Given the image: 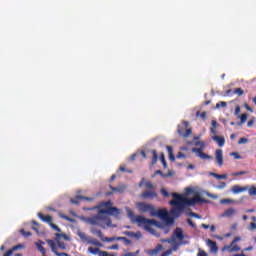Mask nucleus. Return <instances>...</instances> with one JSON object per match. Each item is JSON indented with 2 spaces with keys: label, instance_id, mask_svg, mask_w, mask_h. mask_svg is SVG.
<instances>
[{
  "label": "nucleus",
  "instance_id": "nucleus-1",
  "mask_svg": "<svg viewBox=\"0 0 256 256\" xmlns=\"http://www.w3.org/2000/svg\"><path fill=\"white\" fill-rule=\"evenodd\" d=\"M172 197L173 199L169 203L172 207H175L171 210V215H174V217H179V215H181V211L185 209V205L188 207H195L197 203H207V200L201 198L200 193H195L193 198H187L181 194L173 192Z\"/></svg>",
  "mask_w": 256,
  "mask_h": 256
},
{
  "label": "nucleus",
  "instance_id": "nucleus-2",
  "mask_svg": "<svg viewBox=\"0 0 256 256\" xmlns=\"http://www.w3.org/2000/svg\"><path fill=\"white\" fill-rule=\"evenodd\" d=\"M111 201H107L101 204V207H105V209H101L98 211V215L90 218L91 225H101V221H104L108 227H111V219L107 215H119L120 210L117 207H111Z\"/></svg>",
  "mask_w": 256,
  "mask_h": 256
},
{
  "label": "nucleus",
  "instance_id": "nucleus-3",
  "mask_svg": "<svg viewBox=\"0 0 256 256\" xmlns=\"http://www.w3.org/2000/svg\"><path fill=\"white\" fill-rule=\"evenodd\" d=\"M135 221L137 222L138 227H144L145 231H148V233L155 235V229L151 228V226L158 225L156 220L147 219L145 218V216L138 215L136 216Z\"/></svg>",
  "mask_w": 256,
  "mask_h": 256
},
{
  "label": "nucleus",
  "instance_id": "nucleus-4",
  "mask_svg": "<svg viewBox=\"0 0 256 256\" xmlns=\"http://www.w3.org/2000/svg\"><path fill=\"white\" fill-rule=\"evenodd\" d=\"M136 207L140 213H150L151 217H157V211L155 210V206L151 204L139 202L136 204Z\"/></svg>",
  "mask_w": 256,
  "mask_h": 256
},
{
  "label": "nucleus",
  "instance_id": "nucleus-5",
  "mask_svg": "<svg viewBox=\"0 0 256 256\" xmlns=\"http://www.w3.org/2000/svg\"><path fill=\"white\" fill-rule=\"evenodd\" d=\"M77 235L78 237H80L83 243H88V245H95L96 247H101V242H99V240L95 238L91 239V237L87 236V234H85L81 230L77 231Z\"/></svg>",
  "mask_w": 256,
  "mask_h": 256
},
{
  "label": "nucleus",
  "instance_id": "nucleus-6",
  "mask_svg": "<svg viewBox=\"0 0 256 256\" xmlns=\"http://www.w3.org/2000/svg\"><path fill=\"white\" fill-rule=\"evenodd\" d=\"M188 127H189V122L185 120L182 121V126L178 125L177 131L180 137L187 138L189 137V135H191V133H193V130Z\"/></svg>",
  "mask_w": 256,
  "mask_h": 256
},
{
  "label": "nucleus",
  "instance_id": "nucleus-7",
  "mask_svg": "<svg viewBox=\"0 0 256 256\" xmlns=\"http://www.w3.org/2000/svg\"><path fill=\"white\" fill-rule=\"evenodd\" d=\"M38 217L44 223H48V225H50V227L52 229H54V231H57L58 233H61V228H59V226H57L56 224H53V217H51L49 215H44L41 212L38 213Z\"/></svg>",
  "mask_w": 256,
  "mask_h": 256
},
{
  "label": "nucleus",
  "instance_id": "nucleus-8",
  "mask_svg": "<svg viewBox=\"0 0 256 256\" xmlns=\"http://www.w3.org/2000/svg\"><path fill=\"white\" fill-rule=\"evenodd\" d=\"M61 239H64L65 241H69V236L67 234L63 233H56L55 241L59 247V249H67V244L65 242L61 241Z\"/></svg>",
  "mask_w": 256,
  "mask_h": 256
},
{
  "label": "nucleus",
  "instance_id": "nucleus-9",
  "mask_svg": "<svg viewBox=\"0 0 256 256\" xmlns=\"http://www.w3.org/2000/svg\"><path fill=\"white\" fill-rule=\"evenodd\" d=\"M192 151L196 153L197 157H200V159H213V156L205 154L201 148H193Z\"/></svg>",
  "mask_w": 256,
  "mask_h": 256
},
{
  "label": "nucleus",
  "instance_id": "nucleus-10",
  "mask_svg": "<svg viewBox=\"0 0 256 256\" xmlns=\"http://www.w3.org/2000/svg\"><path fill=\"white\" fill-rule=\"evenodd\" d=\"M216 163L219 167H223V150L217 149L215 151Z\"/></svg>",
  "mask_w": 256,
  "mask_h": 256
},
{
  "label": "nucleus",
  "instance_id": "nucleus-11",
  "mask_svg": "<svg viewBox=\"0 0 256 256\" xmlns=\"http://www.w3.org/2000/svg\"><path fill=\"white\" fill-rule=\"evenodd\" d=\"M156 197H157V192H155V190L144 191L141 194L142 199H156Z\"/></svg>",
  "mask_w": 256,
  "mask_h": 256
},
{
  "label": "nucleus",
  "instance_id": "nucleus-12",
  "mask_svg": "<svg viewBox=\"0 0 256 256\" xmlns=\"http://www.w3.org/2000/svg\"><path fill=\"white\" fill-rule=\"evenodd\" d=\"M206 243H207L208 247L210 248V251H212V253H217L219 251V247H217V242H215L211 239H207Z\"/></svg>",
  "mask_w": 256,
  "mask_h": 256
},
{
  "label": "nucleus",
  "instance_id": "nucleus-13",
  "mask_svg": "<svg viewBox=\"0 0 256 256\" xmlns=\"http://www.w3.org/2000/svg\"><path fill=\"white\" fill-rule=\"evenodd\" d=\"M46 243H48L49 247L52 249L54 254H56L57 256L63 254V252H58L57 251V244L55 243V241H53V240H46Z\"/></svg>",
  "mask_w": 256,
  "mask_h": 256
},
{
  "label": "nucleus",
  "instance_id": "nucleus-14",
  "mask_svg": "<svg viewBox=\"0 0 256 256\" xmlns=\"http://www.w3.org/2000/svg\"><path fill=\"white\" fill-rule=\"evenodd\" d=\"M247 189H249L247 186L241 187L239 185H234L231 189L232 193H234L235 195L239 194V193H243V191H247Z\"/></svg>",
  "mask_w": 256,
  "mask_h": 256
},
{
  "label": "nucleus",
  "instance_id": "nucleus-15",
  "mask_svg": "<svg viewBox=\"0 0 256 256\" xmlns=\"http://www.w3.org/2000/svg\"><path fill=\"white\" fill-rule=\"evenodd\" d=\"M174 237H176V239H178L179 241H183V239H185V234H183V229L176 228L174 230Z\"/></svg>",
  "mask_w": 256,
  "mask_h": 256
},
{
  "label": "nucleus",
  "instance_id": "nucleus-16",
  "mask_svg": "<svg viewBox=\"0 0 256 256\" xmlns=\"http://www.w3.org/2000/svg\"><path fill=\"white\" fill-rule=\"evenodd\" d=\"M111 191H113V193H125V189H127L126 185H120L118 187H113L112 185L109 186Z\"/></svg>",
  "mask_w": 256,
  "mask_h": 256
},
{
  "label": "nucleus",
  "instance_id": "nucleus-17",
  "mask_svg": "<svg viewBox=\"0 0 256 256\" xmlns=\"http://www.w3.org/2000/svg\"><path fill=\"white\" fill-rule=\"evenodd\" d=\"M79 199L80 200L85 199V201H93V198H89L85 196H76V199H71L70 202L72 203V205H79Z\"/></svg>",
  "mask_w": 256,
  "mask_h": 256
},
{
  "label": "nucleus",
  "instance_id": "nucleus-18",
  "mask_svg": "<svg viewBox=\"0 0 256 256\" xmlns=\"http://www.w3.org/2000/svg\"><path fill=\"white\" fill-rule=\"evenodd\" d=\"M212 140L215 141L220 147L225 145V138L222 136H212Z\"/></svg>",
  "mask_w": 256,
  "mask_h": 256
},
{
  "label": "nucleus",
  "instance_id": "nucleus-19",
  "mask_svg": "<svg viewBox=\"0 0 256 256\" xmlns=\"http://www.w3.org/2000/svg\"><path fill=\"white\" fill-rule=\"evenodd\" d=\"M157 216L161 219H167L169 217V214L167 213V210H158V212H156V217Z\"/></svg>",
  "mask_w": 256,
  "mask_h": 256
},
{
  "label": "nucleus",
  "instance_id": "nucleus-20",
  "mask_svg": "<svg viewBox=\"0 0 256 256\" xmlns=\"http://www.w3.org/2000/svg\"><path fill=\"white\" fill-rule=\"evenodd\" d=\"M88 252H90L91 255H99V256H101V253H103V251L101 249L93 248V247H89Z\"/></svg>",
  "mask_w": 256,
  "mask_h": 256
},
{
  "label": "nucleus",
  "instance_id": "nucleus-21",
  "mask_svg": "<svg viewBox=\"0 0 256 256\" xmlns=\"http://www.w3.org/2000/svg\"><path fill=\"white\" fill-rule=\"evenodd\" d=\"M161 249H163V245L159 244L157 246V248L152 249V250H148V255H151V256L157 255L159 253V251H161Z\"/></svg>",
  "mask_w": 256,
  "mask_h": 256
},
{
  "label": "nucleus",
  "instance_id": "nucleus-22",
  "mask_svg": "<svg viewBox=\"0 0 256 256\" xmlns=\"http://www.w3.org/2000/svg\"><path fill=\"white\" fill-rule=\"evenodd\" d=\"M236 210L233 208H229L226 211H224L223 213V217H233V215H235Z\"/></svg>",
  "mask_w": 256,
  "mask_h": 256
},
{
  "label": "nucleus",
  "instance_id": "nucleus-23",
  "mask_svg": "<svg viewBox=\"0 0 256 256\" xmlns=\"http://www.w3.org/2000/svg\"><path fill=\"white\" fill-rule=\"evenodd\" d=\"M150 153L152 155L151 165L153 166L157 163V159H158L157 150H150Z\"/></svg>",
  "mask_w": 256,
  "mask_h": 256
},
{
  "label": "nucleus",
  "instance_id": "nucleus-24",
  "mask_svg": "<svg viewBox=\"0 0 256 256\" xmlns=\"http://www.w3.org/2000/svg\"><path fill=\"white\" fill-rule=\"evenodd\" d=\"M91 233H93L94 235H97V237H99V239H101V241H103L104 237H103V232L101 230L92 228Z\"/></svg>",
  "mask_w": 256,
  "mask_h": 256
},
{
  "label": "nucleus",
  "instance_id": "nucleus-25",
  "mask_svg": "<svg viewBox=\"0 0 256 256\" xmlns=\"http://www.w3.org/2000/svg\"><path fill=\"white\" fill-rule=\"evenodd\" d=\"M166 149L168 151L169 159L170 161H175V155H173V148L171 146H166Z\"/></svg>",
  "mask_w": 256,
  "mask_h": 256
},
{
  "label": "nucleus",
  "instance_id": "nucleus-26",
  "mask_svg": "<svg viewBox=\"0 0 256 256\" xmlns=\"http://www.w3.org/2000/svg\"><path fill=\"white\" fill-rule=\"evenodd\" d=\"M238 117H240V122H238L237 125L240 126V125H243V123H245L247 121V117H249V115L248 114H242Z\"/></svg>",
  "mask_w": 256,
  "mask_h": 256
},
{
  "label": "nucleus",
  "instance_id": "nucleus-27",
  "mask_svg": "<svg viewBox=\"0 0 256 256\" xmlns=\"http://www.w3.org/2000/svg\"><path fill=\"white\" fill-rule=\"evenodd\" d=\"M119 239V237H104V238H102V241H104V242H106V243H111V242H113V241H119L118 240Z\"/></svg>",
  "mask_w": 256,
  "mask_h": 256
},
{
  "label": "nucleus",
  "instance_id": "nucleus-28",
  "mask_svg": "<svg viewBox=\"0 0 256 256\" xmlns=\"http://www.w3.org/2000/svg\"><path fill=\"white\" fill-rule=\"evenodd\" d=\"M212 177H215V179H227V174H217V173H211Z\"/></svg>",
  "mask_w": 256,
  "mask_h": 256
},
{
  "label": "nucleus",
  "instance_id": "nucleus-29",
  "mask_svg": "<svg viewBox=\"0 0 256 256\" xmlns=\"http://www.w3.org/2000/svg\"><path fill=\"white\" fill-rule=\"evenodd\" d=\"M196 117H200L202 119V121H205V119H207V112L197 111Z\"/></svg>",
  "mask_w": 256,
  "mask_h": 256
},
{
  "label": "nucleus",
  "instance_id": "nucleus-30",
  "mask_svg": "<svg viewBox=\"0 0 256 256\" xmlns=\"http://www.w3.org/2000/svg\"><path fill=\"white\" fill-rule=\"evenodd\" d=\"M245 93V91L243 90V88H235L233 91V95H238V97H241V95H243Z\"/></svg>",
  "mask_w": 256,
  "mask_h": 256
},
{
  "label": "nucleus",
  "instance_id": "nucleus-31",
  "mask_svg": "<svg viewBox=\"0 0 256 256\" xmlns=\"http://www.w3.org/2000/svg\"><path fill=\"white\" fill-rule=\"evenodd\" d=\"M160 161L164 167V169H167V161L165 160V154L164 153H161L160 155Z\"/></svg>",
  "mask_w": 256,
  "mask_h": 256
},
{
  "label": "nucleus",
  "instance_id": "nucleus-32",
  "mask_svg": "<svg viewBox=\"0 0 256 256\" xmlns=\"http://www.w3.org/2000/svg\"><path fill=\"white\" fill-rule=\"evenodd\" d=\"M118 240L123 241L125 245H131V240L127 239V237L119 236Z\"/></svg>",
  "mask_w": 256,
  "mask_h": 256
},
{
  "label": "nucleus",
  "instance_id": "nucleus-33",
  "mask_svg": "<svg viewBox=\"0 0 256 256\" xmlns=\"http://www.w3.org/2000/svg\"><path fill=\"white\" fill-rule=\"evenodd\" d=\"M248 193L250 195V197L256 196V187L252 186L248 189Z\"/></svg>",
  "mask_w": 256,
  "mask_h": 256
},
{
  "label": "nucleus",
  "instance_id": "nucleus-34",
  "mask_svg": "<svg viewBox=\"0 0 256 256\" xmlns=\"http://www.w3.org/2000/svg\"><path fill=\"white\" fill-rule=\"evenodd\" d=\"M20 233L23 237H31V235H33L30 231H25V229H21Z\"/></svg>",
  "mask_w": 256,
  "mask_h": 256
},
{
  "label": "nucleus",
  "instance_id": "nucleus-35",
  "mask_svg": "<svg viewBox=\"0 0 256 256\" xmlns=\"http://www.w3.org/2000/svg\"><path fill=\"white\" fill-rule=\"evenodd\" d=\"M220 107H227V102L220 101L216 104V109H219Z\"/></svg>",
  "mask_w": 256,
  "mask_h": 256
},
{
  "label": "nucleus",
  "instance_id": "nucleus-36",
  "mask_svg": "<svg viewBox=\"0 0 256 256\" xmlns=\"http://www.w3.org/2000/svg\"><path fill=\"white\" fill-rule=\"evenodd\" d=\"M231 245H232V248L229 250L230 253H233V251H241V247L237 245H233V243Z\"/></svg>",
  "mask_w": 256,
  "mask_h": 256
},
{
  "label": "nucleus",
  "instance_id": "nucleus-37",
  "mask_svg": "<svg viewBox=\"0 0 256 256\" xmlns=\"http://www.w3.org/2000/svg\"><path fill=\"white\" fill-rule=\"evenodd\" d=\"M187 223L188 225H190V227H192L193 229H195L197 227V224H194L193 220H191V218H187Z\"/></svg>",
  "mask_w": 256,
  "mask_h": 256
},
{
  "label": "nucleus",
  "instance_id": "nucleus-38",
  "mask_svg": "<svg viewBox=\"0 0 256 256\" xmlns=\"http://www.w3.org/2000/svg\"><path fill=\"white\" fill-rule=\"evenodd\" d=\"M240 113H241V106L237 105L235 108L234 115H236V117H239Z\"/></svg>",
  "mask_w": 256,
  "mask_h": 256
},
{
  "label": "nucleus",
  "instance_id": "nucleus-39",
  "mask_svg": "<svg viewBox=\"0 0 256 256\" xmlns=\"http://www.w3.org/2000/svg\"><path fill=\"white\" fill-rule=\"evenodd\" d=\"M187 156L183 152H178L176 159H185Z\"/></svg>",
  "mask_w": 256,
  "mask_h": 256
},
{
  "label": "nucleus",
  "instance_id": "nucleus-40",
  "mask_svg": "<svg viewBox=\"0 0 256 256\" xmlns=\"http://www.w3.org/2000/svg\"><path fill=\"white\" fill-rule=\"evenodd\" d=\"M247 141H248V139H247V138L242 137V138H240V139H239V141H238V145H243V144L247 143Z\"/></svg>",
  "mask_w": 256,
  "mask_h": 256
},
{
  "label": "nucleus",
  "instance_id": "nucleus-41",
  "mask_svg": "<svg viewBox=\"0 0 256 256\" xmlns=\"http://www.w3.org/2000/svg\"><path fill=\"white\" fill-rule=\"evenodd\" d=\"M162 243H170V244H173V243H175V238H172V239H163V240H162Z\"/></svg>",
  "mask_w": 256,
  "mask_h": 256
},
{
  "label": "nucleus",
  "instance_id": "nucleus-42",
  "mask_svg": "<svg viewBox=\"0 0 256 256\" xmlns=\"http://www.w3.org/2000/svg\"><path fill=\"white\" fill-rule=\"evenodd\" d=\"M145 187L146 189H153V183H151V181H147L145 182Z\"/></svg>",
  "mask_w": 256,
  "mask_h": 256
},
{
  "label": "nucleus",
  "instance_id": "nucleus-43",
  "mask_svg": "<svg viewBox=\"0 0 256 256\" xmlns=\"http://www.w3.org/2000/svg\"><path fill=\"white\" fill-rule=\"evenodd\" d=\"M190 217H195V219H201V215H199L195 212H190Z\"/></svg>",
  "mask_w": 256,
  "mask_h": 256
},
{
  "label": "nucleus",
  "instance_id": "nucleus-44",
  "mask_svg": "<svg viewBox=\"0 0 256 256\" xmlns=\"http://www.w3.org/2000/svg\"><path fill=\"white\" fill-rule=\"evenodd\" d=\"M161 193H162L163 197H169V192L167 190H165V188L161 189Z\"/></svg>",
  "mask_w": 256,
  "mask_h": 256
},
{
  "label": "nucleus",
  "instance_id": "nucleus-45",
  "mask_svg": "<svg viewBox=\"0 0 256 256\" xmlns=\"http://www.w3.org/2000/svg\"><path fill=\"white\" fill-rule=\"evenodd\" d=\"M100 256H116L115 254H109L107 251L100 252Z\"/></svg>",
  "mask_w": 256,
  "mask_h": 256
},
{
  "label": "nucleus",
  "instance_id": "nucleus-46",
  "mask_svg": "<svg viewBox=\"0 0 256 256\" xmlns=\"http://www.w3.org/2000/svg\"><path fill=\"white\" fill-rule=\"evenodd\" d=\"M245 171H239V172H235V173H233V176L234 177H239V175H245Z\"/></svg>",
  "mask_w": 256,
  "mask_h": 256
},
{
  "label": "nucleus",
  "instance_id": "nucleus-47",
  "mask_svg": "<svg viewBox=\"0 0 256 256\" xmlns=\"http://www.w3.org/2000/svg\"><path fill=\"white\" fill-rule=\"evenodd\" d=\"M244 107L247 111H250V113H253V108H251V106H249V104L245 103Z\"/></svg>",
  "mask_w": 256,
  "mask_h": 256
},
{
  "label": "nucleus",
  "instance_id": "nucleus-48",
  "mask_svg": "<svg viewBox=\"0 0 256 256\" xmlns=\"http://www.w3.org/2000/svg\"><path fill=\"white\" fill-rule=\"evenodd\" d=\"M231 155L234 157V159H240L241 155H239V153L237 152H232Z\"/></svg>",
  "mask_w": 256,
  "mask_h": 256
},
{
  "label": "nucleus",
  "instance_id": "nucleus-49",
  "mask_svg": "<svg viewBox=\"0 0 256 256\" xmlns=\"http://www.w3.org/2000/svg\"><path fill=\"white\" fill-rule=\"evenodd\" d=\"M238 241H241V237L237 236L233 239L232 241V245H235V243H237Z\"/></svg>",
  "mask_w": 256,
  "mask_h": 256
},
{
  "label": "nucleus",
  "instance_id": "nucleus-50",
  "mask_svg": "<svg viewBox=\"0 0 256 256\" xmlns=\"http://www.w3.org/2000/svg\"><path fill=\"white\" fill-rule=\"evenodd\" d=\"M109 249L117 250V249H119V244H114V245L110 246Z\"/></svg>",
  "mask_w": 256,
  "mask_h": 256
},
{
  "label": "nucleus",
  "instance_id": "nucleus-51",
  "mask_svg": "<svg viewBox=\"0 0 256 256\" xmlns=\"http://www.w3.org/2000/svg\"><path fill=\"white\" fill-rule=\"evenodd\" d=\"M209 229H210L211 233H215V231H217V227H215V225H211L209 227Z\"/></svg>",
  "mask_w": 256,
  "mask_h": 256
},
{
  "label": "nucleus",
  "instance_id": "nucleus-52",
  "mask_svg": "<svg viewBox=\"0 0 256 256\" xmlns=\"http://www.w3.org/2000/svg\"><path fill=\"white\" fill-rule=\"evenodd\" d=\"M163 177L164 178L173 177V173L171 171H169L168 173L164 174Z\"/></svg>",
  "mask_w": 256,
  "mask_h": 256
},
{
  "label": "nucleus",
  "instance_id": "nucleus-53",
  "mask_svg": "<svg viewBox=\"0 0 256 256\" xmlns=\"http://www.w3.org/2000/svg\"><path fill=\"white\" fill-rule=\"evenodd\" d=\"M212 128L217 129V120H212Z\"/></svg>",
  "mask_w": 256,
  "mask_h": 256
},
{
  "label": "nucleus",
  "instance_id": "nucleus-54",
  "mask_svg": "<svg viewBox=\"0 0 256 256\" xmlns=\"http://www.w3.org/2000/svg\"><path fill=\"white\" fill-rule=\"evenodd\" d=\"M210 132L212 133V135H217V128H210Z\"/></svg>",
  "mask_w": 256,
  "mask_h": 256
},
{
  "label": "nucleus",
  "instance_id": "nucleus-55",
  "mask_svg": "<svg viewBox=\"0 0 256 256\" xmlns=\"http://www.w3.org/2000/svg\"><path fill=\"white\" fill-rule=\"evenodd\" d=\"M225 187H227V183L221 182L220 186H219V189H225Z\"/></svg>",
  "mask_w": 256,
  "mask_h": 256
},
{
  "label": "nucleus",
  "instance_id": "nucleus-56",
  "mask_svg": "<svg viewBox=\"0 0 256 256\" xmlns=\"http://www.w3.org/2000/svg\"><path fill=\"white\" fill-rule=\"evenodd\" d=\"M221 203H233V200H231V199H223V200H221Z\"/></svg>",
  "mask_w": 256,
  "mask_h": 256
},
{
  "label": "nucleus",
  "instance_id": "nucleus-57",
  "mask_svg": "<svg viewBox=\"0 0 256 256\" xmlns=\"http://www.w3.org/2000/svg\"><path fill=\"white\" fill-rule=\"evenodd\" d=\"M154 175H161V177H163V171H161V170H156L155 171V173H154Z\"/></svg>",
  "mask_w": 256,
  "mask_h": 256
},
{
  "label": "nucleus",
  "instance_id": "nucleus-58",
  "mask_svg": "<svg viewBox=\"0 0 256 256\" xmlns=\"http://www.w3.org/2000/svg\"><path fill=\"white\" fill-rule=\"evenodd\" d=\"M253 123H255L254 120H249V121L247 122V127H253Z\"/></svg>",
  "mask_w": 256,
  "mask_h": 256
},
{
  "label": "nucleus",
  "instance_id": "nucleus-59",
  "mask_svg": "<svg viewBox=\"0 0 256 256\" xmlns=\"http://www.w3.org/2000/svg\"><path fill=\"white\" fill-rule=\"evenodd\" d=\"M61 217L62 219H65V221H71V219L67 215H61Z\"/></svg>",
  "mask_w": 256,
  "mask_h": 256
},
{
  "label": "nucleus",
  "instance_id": "nucleus-60",
  "mask_svg": "<svg viewBox=\"0 0 256 256\" xmlns=\"http://www.w3.org/2000/svg\"><path fill=\"white\" fill-rule=\"evenodd\" d=\"M198 256H207V252H205V251H200V252L198 253Z\"/></svg>",
  "mask_w": 256,
  "mask_h": 256
},
{
  "label": "nucleus",
  "instance_id": "nucleus-61",
  "mask_svg": "<svg viewBox=\"0 0 256 256\" xmlns=\"http://www.w3.org/2000/svg\"><path fill=\"white\" fill-rule=\"evenodd\" d=\"M140 155H142L143 159H147V154L145 153V151H141Z\"/></svg>",
  "mask_w": 256,
  "mask_h": 256
},
{
  "label": "nucleus",
  "instance_id": "nucleus-62",
  "mask_svg": "<svg viewBox=\"0 0 256 256\" xmlns=\"http://www.w3.org/2000/svg\"><path fill=\"white\" fill-rule=\"evenodd\" d=\"M233 89H229L226 91V95H233Z\"/></svg>",
  "mask_w": 256,
  "mask_h": 256
},
{
  "label": "nucleus",
  "instance_id": "nucleus-63",
  "mask_svg": "<svg viewBox=\"0 0 256 256\" xmlns=\"http://www.w3.org/2000/svg\"><path fill=\"white\" fill-rule=\"evenodd\" d=\"M245 213H255V209L251 208V209H247L245 211Z\"/></svg>",
  "mask_w": 256,
  "mask_h": 256
},
{
  "label": "nucleus",
  "instance_id": "nucleus-64",
  "mask_svg": "<svg viewBox=\"0 0 256 256\" xmlns=\"http://www.w3.org/2000/svg\"><path fill=\"white\" fill-rule=\"evenodd\" d=\"M201 227L203 228V229H209V225L208 224H201Z\"/></svg>",
  "mask_w": 256,
  "mask_h": 256
}]
</instances>
